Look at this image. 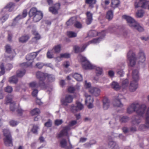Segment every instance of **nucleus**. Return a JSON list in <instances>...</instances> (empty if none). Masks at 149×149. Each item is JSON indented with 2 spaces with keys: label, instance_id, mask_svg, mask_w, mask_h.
Masks as SVG:
<instances>
[{
  "label": "nucleus",
  "instance_id": "obj_54",
  "mask_svg": "<svg viewBox=\"0 0 149 149\" xmlns=\"http://www.w3.org/2000/svg\"><path fill=\"white\" fill-rule=\"evenodd\" d=\"M5 49L6 52L8 53H10L11 52V48L10 45H6L5 46Z\"/></svg>",
  "mask_w": 149,
  "mask_h": 149
},
{
  "label": "nucleus",
  "instance_id": "obj_47",
  "mask_svg": "<svg viewBox=\"0 0 149 149\" xmlns=\"http://www.w3.org/2000/svg\"><path fill=\"white\" fill-rule=\"evenodd\" d=\"M47 78L48 79L49 81L51 82L54 81L55 80L54 76L52 75H48L47 74Z\"/></svg>",
  "mask_w": 149,
  "mask_h": 149
},
{
  "label": "nucleus",
  "instance_id": "obj_57",
  "mask_svg": "<svg viewBox=\"0 0 149 149\" xmlns=\"http://www.w3.org/2000/svg\"><path fill=\"white\" fill-rule=\"evenodd\" d=\"M103 103H106L107 104H110V101L107 97H105L103 99Z\"/></svg>",
  "mask_w": 149,
  "mask_h": 149
},
{
  "label": "nucleus",
  "instance_id": "obj_58",
  "mask_svg": "<svg viewBox=\"0 0 149 149\" xmlns=\"http://www.w3.org/2000/svg\"><path fill=\"white\" fill-rule=\"evenodd\" d=\"M116 144V142L112 141H110L108 143V145L109 147L113 148V146H114Z\"/></svg>",
  "mask_w": 149,
  "mask_h": 149
},
{
  "label": "nucleus",
  "instance_id": "obj_26",
  "mask_svg": "<svg viewBox=\"0 0 149 149\" xmlns=\"http://www.w3.org/2000/svg\"><path fill=\"white\" fill-rule=\"evenodd\" d=\"M73 76L77 81H81L83 80L82 76L80 74L75 73L73 74Z\"/></svg>",
  "mask_w": 149,
  "mask_h": 149
},
{
  "label": "nucleus",
  "instance_id": "obj_43",
  "mask_svg": "<svg viewBox=\"0 0 149 149\" xmlns=\"http://www.w3.org/2000/svg\"><path fill=\"white\" fill-rule=\"evenodd\" d=\"M52 51V50L48 51L47 54V56L48 58L51 59L54 57Z\"/></svg>",
  "mask_w": 149,
  "mask_h": 149
},
{
  "label": "nucleus",
  "instance_id": "obj_2",
  "mask_svg": "<svg viewBox=\"0 0 149 149\" xmlns=\"http://www.w3.org/2000/svg\"><path fill=\"white\" fill-rule=\"evenodd\" d=\"M128 60L129 61L130 65L131 66H134L136 60L139 59V62L143 63L146 60L145 54L142 50H140L138 54L137 58L136 57L135 54L132 51L130 50L127 54Z\"/></svg>",
  "mask_w": 149,
  "mask_h": 149
},
{
  "label": "nucleus",
  "instance_id": "obj_13",
  "mask_svg": "<svg viewBox=\"0 0 149 149\" xmlns=\"http://www.w3.org/2000/svg\"><path fill=\"white\" fill-rule=\"evenodd\" d=\"M101 35V36L95 39H98L100 38V41L99 42L102 40V39L105 37V34L104 33V31H102L101 33H98V32L95 30L91 31H90L88 33V36L90 37H92L95 36L97 35Z\"/></svg>",
  "mask_w": 149,
  "mask_h": 149
},
{
  "label": "nucleus",
  "instance_id": "obj_25",
  "mask_svg": "<svg viewBox=\"0 0 149 149\" xmlns=\"http://www.w3.org/2000/svg\"><path fill=\"white\" fill-rule=\"evenodd\" d=\"M67 142L66 140L64 139H62L60 141V146L62 148H66Z\"/></svg>",
  "mask_w": 149,
  "mask_h": 149
},
{
  "label": "nucleus",
  "instance_id": "obj_50",
  "mask_svg": "<svg viewBox=\"0 0 149 149\" xmlns=\"http://www.w3.org/2000/svg\"><path fill=\"white\" fill-rule=\"evenodd\" d=\"M116 29V28L114 26H111L109 27L108 29V31L111 33L114 32Z\"/></svg>",
  "mask_w": 149,
  "mask_h": 149
},
{
  "label": "nucleus",
  "instance_id": "obj_42",
  "mask_svg": "<svg viewBox=\"0 0 149 149\" xmlns=\"http://www.w3.org/2000/svg\"><path fill=\"white\" fill-rule=\"evenodd\" d=\"M144 12L142 10H138L136 13V17L138 18L141 17L143 15Z\"/></svg>",
  "mask_w": 149,
  "mask_h": 149
},
{
  "label": "nucleus",
  "instance_id": "obj_18",
  "mask_svg": "<svg viewBox=\"0 0 149 149\" xmlns=\"http://www.w3.org/2000/svg\"><path fill=\"white\" fill-rule=\"evenodd\" d=\"M61 4L59 3H55L53 6L49 8V11L52 14L56 15L58 13V10L60 9Z\"/></svg>",
  "mask_w": 149,
  "mask_h": 149
},
{
  "label": "nucleus",
  "instance_id": "obj_61",
  "mask_svg": "<svg viewBox=\"0 0 149 149\" xmlns=\"http://www.w3.org/2000/svg\"><path fill=\"white\" fill-rule=\"evenodd\" d=\"M110 104H107L103 103V107L104 110H106L108 109L110 106Z\"/></svg>",
  "mask_w": 149,
  "mask_h": 149
},
{
  "label": "nucleus",
  "instance_id": "obj_40",
  "mask_svg": "<svg viewBox=\"0 0 149 149\" xmlns=\"http://www.w3.org/2000/svg\"><path fill=\"white\" fill-rule=\"evenodd\" d=\"M86 97L85 100V103L86 104H87V103H93V99L90 95H89L87 96H86Z\"/></svg>",
  "mask_w": 149,
  "mask_h": 149
},
{
  "label": "nucleus",
  "instance_id": "obj_48",
  "mask_svg": "<svg viewBox=\"0 0 149 149\" xmlns=\"http://www.w3.org/2000/svg\"><path fill=\"white\" fill-rule=\"evenodd\" d=\"M38 127L37 125H34L31 131L32 132L35 134H37L38 129Z\"/></svg>",
  "mask_w": 149,
  "mask_h": 149
},
{
  "label": "nucleus",
  "instance_id": "obj_10",
  "mask_svg": "<svg viewBox=\"0 0 149 149\" xmlns=\"http://www.w3.org/2000/svg\"><path fill=\"white\" fill-rule=\"evenodd\" d=\"M77 121L75 120H72L70 121L68 125L64 127L60 132L58 134L57 136V138H59L64 136H68V132L70 130V127L74 126L77 124Z\"/></svg>",
  "mask_w": 149,
  "mask_h": 149
},
{
  "label": "nucleus",
  "instance_id": "obj_39",
  "mask_svg": "<svg viewBox=\"0 0 149 149\" xmlns=\"http://www.w3.org/2000/svg\"><path fill=\"white\" fill-rule=\"evenodd\" d=\"M96 2V0H86L85 3L86 4H89V6L93 7V5L92 3L95 4Z\"/></svg>",
  "mask_w": 149,
  "mask_h": 149
},
{
  "label": "nucleus",
  "instance_id": "obj_60",
  "mask_svg": "<svg viewBox=\"0 0 149 149\" xmlns=\"http://www.w3.org/2000/svg\"><path fill=\"white\" fill-rule=\"evenodd\" d=\"M36 67L38 68L41 69L44 65L43 63H37L36 65Z\"/></svg>",
  "mask_w": 149,
  "mask_h": 149
},
{
  "label": "nucleus",
  "instance_id": "obj_46",
  "mask_svg": "<svg viewBox=\"0 0 149 149\" xmlns=\"http://www.w3.org/2000/svg\"><path fill=\"white\" fill-rule=\"evenodd\" d=\"M74 26L77 28L81 29L82 27L81 24L78 21H76L74 24Z\"/></svg>",
  "mask_w": 149,
  "mask_h": 149
},
{
  "label": "nucleus",
  "instance_id": "obj_28",
  "mask_svg": "<svg viewBox=\"0 0 149 149\" xmlns=\"http://www.w3.org/2000/svg\"><path fill=\"white\" fill-rule=\"evenodd\" d=\"M29 39L28 35H25L22 36L19 38V41L20 42L24 43L26 42Z\"/></svg>",
  "mask_w": 149,
  "mask_h": 149
},
{
  "label": "nucleus",
  "instance_id": "obj_37",
  "mask_svg": "<svg viewBox=\"0 0 149 149\" xmlns=\"http://www.w3.org/2000/svg\"><path fill=\"white\" fill-rule=\"evenodd\" d=\"M67 34L69 38H74L77 36V33L73 31H68L67 32Z\"/></svg>",
  "mask_w": 149,
  "mask_h": 149
},
{
  "label": "nucleus",
  "instance_id": "obj_1",
  "mask_svg": "<svg viewBox=\"0 0 149 149\" xmlns=\"http://www.w3.org/2000/svg\"><path fill=\"white\" fill-rule=\"evenodd\" d=\"M146 109L145 105L139 104L138 103H133L127 108V111L129 113H131L136 111L138 115L132 117V123L134 125H138L141 121V116L144 114Z\"/></svg>",
  "mask_w": 149,
  "mask_h": 149
},
{
  "label": "nucleus",
  "instance_id": "obj_16",
  "mask_svg": "<svg viewBox=\"0 0 149 149\" xmlns=\"http://www.w3.org/2000/svg\"><path fill=\"white\" fill-rule=\"evenodd\" d=\"M76 104V106L73 104L72 105L71 108V111L74 113L82 110L84 108L83 105L79 102L77 101Z\"/></svg>",
  "mask_w": 149,
  "mask_h": 149
},
{
  "label": "nucleus",
  "instance_id": "obj_29",
  "mask_svg": "<svg viewBox=\"0 0 149 149\" xmlns=\"http://www.w3.org/2000/svg\"><path fill=\"white\" fill-rule=\"evenodd\" d=\"M113 17V13L111 10H109L107 13L106 18L109 20H111Z\"/></svg>",
  "mask_w": 149,
  "mask_h": 149
},
{
  "label": "nucleus",
  "instance_id": "obj_64",
  "mask_svg": "<svg viewBox=\"0 0 149 149\" xmlns=\"http://www.w3.org/2000/svg\"><path fill=\"white\" fill-rule=\"evenodd\" d=\"M36 103L39 105H41L42 104L40 99H38L37 97L36 98Z\"/></svg>",
  "mask_w": 149,
  "mask_h": 149
},
{
  "label": "nucleus",
  "instance_id": "obj_33",
  "mask_svg": "<svg viewBox=\"0 0 149 149\" xmlns=\"http://www.w3.org/2000/svg\"><path fill=\"white\" fill-rule=\"evenodd\" d=\"M9 102L10 103V111H14L16 108L15 107L16 103L14 102H12L11 100H9Z\"/></svg>",
  "mask_w": 149,
  "mask_h": 149
},
{
  "label": "nucleus",
  "instance_id": "obj_35",
  "mask_svg": "<svg viewBox=\"0 0 149 149\" xmlns=\"http://www.w3.org/2000/svg\"><path fill=\"white\" fill-rule=\"evenodd\" d=\"M114 120V119H112L110 121L109 123V124L111 125L110 126L111 127L116 128V129L118 130L120 126H118L116 128V126L117 125V124L116 123H113V121Z\"/></svg>",
  "mask_w": 149,
  "mask_h": 149
},
{
  "label": "nucleus",
  "instance_id": "obj_22",
  "mask_svg": "<svg viewBox=\"0 0 149 149\" xmlns=\"http://www.w3.org/2000/svg\"><path fill=\"white\" fill-rule=\"evenodd\" d=\"M87 19L86 20V23L87 25L90 24L93 21V14L90 11H88L86 13Z\"/></svg>",
  "mask_w": 149,
  "mask_h": 149
},
{
  "label": "nucleus",
  "instance_id": "obj_56",
  "mask_svg": "<svg viewBox=\"0 0 149 149\" xmlns=\"http://www.w3.org/2000/svg\"><path fill=\"white\" fill-rule=\"evenodd\" d=\"M63 122L62 120L56 119L55 121V125L56 126H58L61 125Z\"/></svg>",
  "mask_w": 149,
  "mask_h": 149
},
{
  "label": "nucleus",
  "instance_id": "obj_8",
  "mask_svg": "<svg viewBox=\"0 0 149 149\" xmlns=\"http://www.w3.org/2000/svg\"><path fill=\"white\" fill-rule=\"evenodd\" d=\"M100 38H99L97 39H94L90 41L87 43L84 44L82 47H80L78 46H74V50L75 52L76 53H78L79 52H82L84 51L86 47L90 44L91 43L96 44L99 43V41H100Z\"/></svg>",
  "mask_w": 149,
  "mask_h": 149
},
{
  "label": "nucleus",
  "instance_id": "obj_9",
  "mask_svg": "<svg viewBox=\"0 0 149 149\" xmlns=\"http://www.w3.org/2000/svg\"><path fill=\"white\" fill-rule=\"evenodd\" d=\"M40 51L41 50H40L36 52L32 53L26 56V58L28 61L22 63L21 65V66L27 67L31 65L33 62V60L36 57Z\"/></svg>",
  "mask_w": 149,
  "mask_h": 149
},
{
  "label": "nucleus",
  "instance_id": "obj_63",
  "mask_svg": "<svg viewBox=\"0 0 149 149\" xmlns=\"http://www.w3.org/2000/svg\"><path fill=\"white\" fill-rule=\"evenodd\" d=\"M75 90V88L73 87H70L68 89L69 92L70 93H73Z\"/></svg>",
  "mask_w": 149,
  "mask_h": 149
},
{
  "label": "nucleus",
  "instance_id": "obj_36",
  "mask_svg": "<svg viewBox=\"0 0 149 149\" xmlns=\"http://www.w3.org/2000/svg\"><path fill=\"white\" fill-rule=\"evenodd\" d=\"M129 84V81L127 79H125L121 81V85L122 88H125Z\"/></svg>",
  "mask_w": 149,
  "mask_h": 149
},
{
  "label": "nucleus",
  "instance_id": "obj_41",
  "mask_svg": "<svg viewBox=\"0 0 149 149\" xmlns=\"http://www.w3.org/2000/svg\"><path fill=\"white\" fill-rule=\"evenodd\" d=\"M4 90L5 92L10 93L12 92L13 89L11 86H8L4 88Z\"/></svg>",
  "mask_w": 149,
  "mask_h": 149
},
{
  "label": "nucleus",
  "instance_id": "obj_23",
  "mask_svg": "<svg viewBox=\"0 0 149 149\" xmlns=\"http://www.w3.org/2000/svg\"><path fill=\"white\" fill-rule=\"evenodd\" d=\"M111 87L116 91H118L121 88V86L120 85L118 82L116 81H113L111 83Z\"/></svg>",
  "mask_w": 149,
  "mask_h": 149
},
{
  "label": "nucleus",
  "instance_id": "obj_32",
  "mask_svg": "<svg viewBox=\"0 0 149 149\" xmlns=\"http://www.w3.org/2000/svg\"><path fill=\"white\" fill-rule=\"evenodd\" d=\"M61 45L60 44L58 45L54 46L52 49V51L54 50L55 53H58L61 50Z\"/></svg>",
  "mask_w": 149,
  "mask_h": 149
},
{
  "label": "nucleus",
  "instance_id": "obj_4",
  "mask_svg": "<svg viewBox=\"0 0 149 149\" xmlns=\"http://www.w3.org/2000/svg\"><path fill=\"white\" fill-rule=\"evenodd\" d=\"M122 17L127 21L128 25L132 28L136 29L139 32H142L143 31V28L131 16L124 15Z\"/></svg>",
  "mask_w": 149,
  "mask_h": 149
},
{
  "label": "nucleus",
  "instance_id": "obj_31",
  "mask_svg": "<svg viewBox=\"0 0 149 149\" xmlns=\"http://www.w3.org/2000/svg\"><path fill=\"white\" fill-rule=\"evenodd\" d=\"M25 72L26 71L24 70H18L16 72L17 76L18 77H22L25 74Z\"/></svg>",
  "mask_w": 149,
  "mask_h": 149
},
{
  "label": "nucleus",
  "instance_id": "obj_14",
  "mask_svg": "<svg viewBox=\"0 0 149 149\" xmlns=\"http://www.w3.org/2000/svg\"><path fill=\"white\" fill-rule=\"evenodd\" d=\"M29 87L32 89H35V88H37L39 87L42 88H46V86L45 83L39 82L38 83L36 81H32L29 84Z\"/></svg>",
  "mask_w": 149,
  "mask_h": 149
},
{
  "label": "nucleus",
  "instance_id": "obj_59",
  "mask_svg": "<svg viewBox=\"0 0 149 149\" xmlns=\"http://www.w3.org/2000/svg\"><path fill=\"white\" fill-rule=\"evenodd\" d=\"M117 74L120 77H123L124 74V72L122 70H118L117 72Z\"/></svg>",
  "mask_w": 149,
  "mask_h": 149
},
{
  "label": "nucleus",
  "instance_id": "obj_51",
  "mask_svg": "<svg viewBox=\"0 0 149 149\" xmlns=\"http://www.w3.org/2000/svg\"><path fill=\"white\" fill-rule=\"evenodd\" d=\"M52 125V122L51 120L49 119L48 121L45 124V125L47 127H51Z\"/></svg>",
  "mask_w": 149,
  "mask_h": 149
},
{
  "label": "nucleus",
  "instance_id": "obj_52",
  "mask_svg": "<svg viewBox=\"0 0 149 149\" xmlns=\"http://www.w3.org/2000/svg\"><path fill=\"white\" fill-rule=\"evenodd\" d=\"M40 38V36L39 34L35 35V36L32 39L33 42H36V41Z\"/></svg>",
  "mask_w": 149,
  "mask_h": 149
},
{
  "label": "nucleus",
  "instance_id": "obj_38",
  "mask_svg": "<svg viewBox=\"0 0 149 149\" xmlns=\"http://www.w3.org/2000/svg\"><path fill=\"white\" fill-rule=\"evenodd\" d=\"M31 113L32 115H35L39 114L40 113V111L38 108H36L31 110Z\"/></svg>",
  "mask_w": 149,
  "mask_h": 149
},
{
  "label": "nucleus",
  "instance_id": "obj_27",
  "mask_svg": "<svg viewBox=\"0 0 149 149\" xmlns=\"http://www.w3.org/2000/svg\"><path fill=\"white\" fill-rule=\"evenodd\" d=\"M17 77H18L17 76V75L10 77L9 78V81L10 83L16 84L18 81V79Z\"/></svg>",
  "mask_w": 149,
  "mask_h": 149
},
{
  "label": "nucleus",
  "instance_id": "obj_49",
  "mask_svg": "<svg viewBox=\"0 0 149 149\" xmlns=\"http://www.w3.org/2000/svg\"><path fill=\"white\" fill-rule=\"evenodd\" d=\"M32 89L33 90L32 92V96L34 97H36L38 92V90L37 88Z\"/></svg>",
  "mask_w": 149,
  "mask_h": 149
},
{
  "label": "nucleus",
  "instance_id": "obj_34",
  "mask_svg": "<svg viewBox=\"0 0 149 149\" xmlns=\"http://www.w3.org/2000/svg\"><path fill=\"white\" fill-rule=\"evenodd\" d=\"M129 120V118L126 116L121 117L120 119V122L122 123H125L128 122Z\"/></svg>",
  "mask_w": 149,
  "mask_h": 149
},
{
  "label": "nucleus",
  "instance_id": "obj_5",
  "mask_svg": "<svg viewBox=\"0 0 149 149\" xmlns=\"http://www.w3.org/2000/svg\"><path fill=\"white\" fill-rule=\"evenodd\" d=\"M29 15L30 17L32 18L34 22H36L42 19L43 14L41 11L38 10L36 8L33 7L29 12Z\"/></svg>",
  "mask_w": 149,
  "mask_h": 149
},
{
  "label": "nucleus",
  "instance_id": "obj_30",
  "mask_svg": "<svg viewBox=\"0 0 149 149\" xmlns=\"http://www.w3.org/2000/svg\"><path fill=\"white\" fill-rule=\"evenodd\" d=\"M119 0H112L111 7L113 8H116L118 7L120 4Z\"/></svg>",
  "mask_w": 149,
  "mask_h": 149
},
{
  "label": "nucleus",
  "instance_id": "obj_20",
  "mask_svg": "<svg viewBox=\"0 0 149 149\" xmlns=\"http://www.w3.org/2000/svg\"><path fill=\"white\" fill-rule=\"evenodd\" d=\"M73 100V98L72 96L70 95H67L65 99L61 100L63 104L67 105L68 103L71 102Z\"/></svg>",
  "mask_w": 149,
  "mask_h": 149
},
{
  "label": "nucleus",
  "instance_id": "obj_44",
  "mask_svg": "<svg viewBox=\"0 0 149 149\" xmlns=\"http://www.w3.org/2000/svg\"><path fill=\"white\" fill-rule=\"evenodd\" d=\"M0 68L1 71H0V76L3 75L5 73V68L3 63H2L0 65Z\"/></svg>",
  "mask_w": 149,
  "mask_h": 149
},
{
  "label": "nucleus",
  "instance_id": "obj_6",
  "mask_svg": "<svg viewBox=\"0 0 149 149\" xmlns=\"http://www.w3.org/2000/svg\"><path fill=\"white\" fill-rule=\"evenodd\" d=\"M138 73V71L137 70H135L132 71V76L133 80L130 83L129 87L130 90L131 91H134L138 88L137 81L139 79Z\"/></svg>",
  "mask_w": 149,
  "mask_h": 149
},
{
  "label": "nucleus",
  "instance_id": "obj_17",
  "mask_svg": "<svg viewBox=\"0 0 149 149\" xmlns=\"http://www.w3.org/2000/svg\"><path fill=\"white\" fill-rule=\"evenodd\" d=\"M47 74L44 73L42 72L38 71L36 73V77L37 78L39 79V82L45 83L44 81L47 78Z\"/></svg>",
  "mask_w": 149,
  "mask_h": 149
},
{
  "label": "nucleus",
  "instance_id": "obj_15",
  "mask_svg": "<svg viewBox=\"0 0 149 149\" xmlns=\"http://www.w3.org/2000/svg\"><path fill=\"white\" fill-rule=\"evenodd\" d=\"M146 123L145 124H142L140 125L139 128L141 130L144 131L145 129L149 128V108L147 110L146 114Z\"/></svg>",
  "mask_w": 149,
  "mask_h": 149
},
{
  "label": "nucleus",
  "instance_id": "obj_53",
  "mask_svg": "<svg viewBox=\"0 0 149 149\" xmlns=\"http://www.w3.org/2000/svg\"><path fill=\"white\" fill-rule=\"evenodd\" d=\"M60 56L62 58H68L70 57V54L69 53H65L64 54H61Z\"/></svg>",
  "mask_w": 149,
  "mask_h": 149
},
{
  "label": "nucleus",
  "instance_id": "obj_62",
  "mask_svg": "<svg viewBox=\"0 0 149 149\" xmlns=\"http://www.w3.org/2000/svg\"><path fill=\"white\" fill-rule=\"evenodd\" d=\"M8 17H9V15H6L2 17L1 19V20H3V22H4L6 21L8 19Z\"/></svg>",
  "mask_w": 149,
  "mask_h": 149
},
{
  "label": "nucleus",
  "instance_id": "obj_24",
  "mask_svg": "<svg viewBox=\"0 0 149 149\" xmlns=\"http://www.w3.org/2000/svg\"><path fill=\"white\" fill-rule=\"evenodd\" d=\"M15 4L13 3H10L8 4L5 8L7 9L8 11L11 12L13 11L14 8Z\"/></svg>",
  "mask_w": 149,
  "mask_h": 149
},
{
  "label": "nucleus",
  "instance_id": "obj_21",
  "mask_svg": "<svg viewBox=\"0 0 149 149\" xmlns=\"http://www.w3.org/2000/svg\"><path fill=\"white\" fill-rule=\"evenodd\" d=\"M89 92L93 95L95 96H97L99 95L100 92V89L96 87H92L89 90Z\"/></svg>",
  "mask_w": 149,
  "mask_h": 149
},
{
  "label": "nucleus",
  "instance_id": "obj_45",
  "mask_svg": "<svg viewBox=\"0 0 149 149\" xmlns=\"http://www.w3.org/2000/svg\"><path fill=\"white\" fill-rule=\"evenodd\" d=\"M73 19L74 18L73 17H71L67 22L66 24L67 26H71L74 23V21L73 20Z\"/></svg>",
  "mask_w": 149,
  "mask_h": 149
},
{
  "label": "nucleus",
  "instance_id": "obj_7",
  "mask_svg": "<svg viewBox=\"0 0 149 149\" xmlns=\"http://www.w3.org/2000/svg\"><path fill=\"white\" fill-rule=\"evenodd\" d=\"M3 134L5 138L4 141L5 145L7 146H13V141L11 136L9 130L7 129L3 130Z\"/></svg>",
  "mask_w": 149,
  "mask_h": 149
},
{
  "label": "nucleus",
  "instance_id": "obj_11",
  "mask_svg": "<svg viewBox=\"0 0 149 149\" xmlns=\"http://www.w3.org/2000/svg\"><path fill=\"white\" fill-rule=\"evenodd\" d=\"M134 5L136 8H148L149 9V0H136Z\"/></svg>",
  "mask_w": 149,
  "mask_h": 149
},
{
  "label": "nucleus",
  "instance_id": "obj_12",
  "mask_svg": "<svg viewBox=\"0 0 149 149\" xmlns=\"http://www.w3.org/2000/svg\"><path fill=\"white\" fill-rule=\"evenodd\" d=\"M123 97L121 94H119L118 96L114 97L113 102V104L114 106L120 107L123 106V104L121 101V100L122 99Z\"/></svg>",
  "mask_w": 149,
  "mask_h": 149
},
{
  "label": "nucleus",
  "instance_id": "obj_19",
  "mask_svg": "<svg viewBox=\"0 0 149 149\" xmlns=\"http://www.w3.org/2000/svg\"><path fill=\"white\" fill-rule=\"evenodd\" d=\"M27 11L26 10H24L23 12V13L22 15H19L14 19L11 26H15L17 23L18 21L22 18L26 17L27 15Z\"/></svg>",
  "mask_w": 149,
  "mask_h": 149
},
{
  "label": "nucleus",
  "instance_id": "obj_3",
  "mask_svg": "<svg viewBox=\"0 0 149 149\" xmlns=\"http://www.w3.org/2000/svg\"><path fill=\"white\" fill-rule=\"evenodd\" d=\"M78 58L81 61L83 68L85 69H92L95 68L96 77L101 75L102 73V68L99 67H96L94 65L91 64L86 58L81 55H79Z\"/></svg>",
  "mask_w": 149,
  "mask_h": 149
},
{
  "label": "nucleus",
  "instance_id": "obj_55",
  "mask_svg": "<svg viewBox=\"0 0 149 149\" xmlns=\"http://www.w3.org/2000/svg\"><path fill=\"white\" fill-rule=\"evenodd\" d=\"M18 123L16 121L14 120H11L10 122V125L13 127L16 126Z\"/></svg>",
  "mask_w": 149,
  "mask_h": 149
}]
</instances>
